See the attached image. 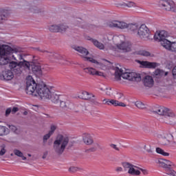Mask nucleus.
Returning <instances> with one entry per match:
<instances>
[{"instance_id":"obj_1","label":"nucleus","mask_w":176,"mask_h":176,"mask_svg":"<svg viewBox=\"0 0 176 176\" xmlns=\"http://www.w3.org/2000/svg\"><path fill=\"white\" fill-rule=\"evenodd\" d=\"M19 52V50L17 48H12L9 45H3L0 49V65H5L8 60L12 58V60H17V58H15L14 53L16 54L18 57V60L21 61L23 60V54H17Z\"/></svg>"},{"instance_id":"obj_2","label":"nucleus","mask_w":176,"mask_h":176,"mask_svg":"<svg viewBox=\"0 0 176 176\" xmlns=\"http://www.w3.org/2000/svg\"><path fill=\"white\" fill-rule=\"evenodd\" d=\"M37 94L41 100H50L53 104H58L60 96L52 91L45 84L37 87Z\"/></svg>"},{"instance_id":"obj_3","label":"nucleus","mask_w":176,"mask_h":176,"mask_svg":"<svg viewBox=\"0 0 176 176\" xmlns=\"http://www.w3.org/2000/svg\"><path fill=\"white\" fill-rule=\"evenodd\" d=\"M69 144V138L67 135L58 134L55 138L53 143V151L58 155V156H61L64 153V151L68 144Z\"/></svg>"},{"instance_id":"obj_4","label":"nucleus","mask_w":176,"mask_h":176,"mask_svg":"<svg viewBox=\"0 0 176 176\" xmlns=\"http://www.w3.org/2000/svg\"><path fill=\"white\" fill-rule=\"evenodd\" d=\"M115 78L117 80H120L121 78L133 82H141V75L135 72H130L129 70L123 72L122 69L116 67L115 72Z\"/></svg>"},{"instance_id":"obj_5","label":"nucleus","mask_w":176,"mask_h":176,"mask_svg":"<svg viewBox=\"0 0 176 176\" xmlns=\"http://www.w3.org/2000/svg\"><path fill=\"white\" fill-rule=\"evenodd\" d=\"M113 40L116 43V47L118 50L122 52H130L131 50V43L126 41L124 35H119L113 37Z\"/></svg>"},{"instance_id":"obj_6","label":"nucleus","mask_w":176,"mask_h":176,"mask_svg":"<svg viewBox=\"0 0 176 176\" xmlns=\"http://www.w3.org/2000/svg\"><path fill=\"white\" fill-rule=\"evenodd\" d=\"M73 49H74L76 52H78V56H80V57L84 58L85 61H89V63H92L93 64H97L98 67H102V63L97 61L91 57H87V54H89V51L87 50V49L79 46H74Z\"/></svg>"},{"instance_id":"obj_7","label":"nucleus","mask_w":176,"mask_h":176,"mask_svg":"<svg viewBox=\"0 0 176 176\" xmlns=\"http://www.w3.org/2000/svg\"><path fill=\"white\" fill-rule=\"evenodd\" d=\"M26 89L25 92L27 94H29L30 96L32 95L34 96L35 91L37 94L38 93V86L41 85V84H36L35 82V80L32 78V76H29L27 77L26 79Z\"/></svg>"},{"instance_id":"obj_8","label":"nucleus","mask_w":176,"mask_h":176,"mask_svg":"<svg viewBox=\"0 0 176 176\" xmlns=\"http://www.w3.org/2000/svg\"><path fill=\"white\" fill-rule=\"evenodd\" d=\"M158 6L163 9V10H166V12L176 13L175 3L173 0H160Z\"/></svg>"},{"instance_id":"obj_9","label":"nucleus","mask_w":176,"mask_h":176,"mask_svg":"<svg viewBox=\"0 0 176 176\" xmlns=\"http://www.w3.org/2000/svg\"><path fill=\"white\" fill-rule=\"evenodd\" d=\"M122 166L124 171H128V174L130 175H140L141 171H140V167L133 165L129 162H123Z\"/></svg>"},{"instance_id":"obj_10","label":"nucleus","mask_w":176,"mask_h":176,"mask_svg":"<svg viewBox=\"0 0 176 176\" xmlns=\"http://www.w3.org/2000/svg\"><path fill=\"white\" fill-rule=\"evenodd\" d=\"M137 34L143 41L151 39V31L146 24H142L139 27Z\"/></svg>"},{"instance_id":"obj_11","label":"nucleus","mask_w":176,"mask_h":176,"mask_svg":"<svg viewBox=\"0 0 176 176\" xmlns=\"http://www.w3.org/2000/svg\"><path fill=\"white\" fill-rule=\"evenodd\" d=\"M60 107L65 111L75 109V104L71 102L69 98L65 96H63L61 100H60Z\"/></svg>"},{"instance_id":"obj_12","label":"nucleus","mask_w":176,"mask_h":176,"mask_svg":"<svg viewBox=\"0 0 176 176\" xmlns=\"http://www.w3.org/2000/svg\"><path fill=\"white\" fill-rule=\"evenodd\" d=\"M107 26L110 28H117L118 30H126L127 28V23L123 21L113 20L107 23Z\"/></svg>"},{"instance_id":"obj_13","label":"nucleus","mask_w":176,"mask_h":176,"mask_svg":"<svg viewBox=\"0 0 176 176\" xmlns=\"http://www.w3.org/2000/svg\"><path fill=\"white\" fill-rule=\"evenodd\" d=\"M167 36H168V33L166 30H160L155 34L154 39L155 41L160 42L161 45L163 46V42H164V41H168V39L166 38Z\"/></svg>"},{"instance_id":"obj_14","label":"nucleus","mask_w":176,"mask_h":176,"mask_svg":"<svg viewBox=\"0 0 176 176\" xmlns=\"http://www.w3.org/2000/svg\"><path fill=\"white\" fill-rule=\"evenodd\" d=\"M157 163L163 168H168V170L175 168V164L166 159H159Z\"/></svg>"},{"instance_id":"obj_15","label":"nucleus","mask_w":176,"mask_h":176,"mask_svg":"<svg viewBox=\"0 0 176 176\" xmlns=\"http://www.w3.org/2000/svg\"><path fill=\"white\" fill-rule=\"evenodd\" d=\"M162 46L166 50L169 52H173V53H176V41H170L168 40H165L162 41Z\"/></svg>"},{"instance_id":"obj_16","label":"nucleus","mask_w":176,"mask_h":176,"mask_svg":"<svg viewBox=\"0 0 176 176\" xmlns=\"http://www.w3.org/2000/svg\"><path fill=\"white\" fill-rule=\"evenodd\" d=\"M68 30V27L64 25H52L49 28L50 32H65Z\"/></svg>"},{"instance_id":"obj_17","label":"nucleus","mask_w":176,"mask_h":176,"mask_svg":"<svg viewBox=\"0 0 176 176\" xmlns=\"http://www.w3.org/2000/svg\"><path fill=\"white\" fill-rule=\"evenodd\" d=\"M103 102L107 105H113V107H125L126 104L124 102H119V100H113V99H104Z\"/></svg>"},{"instance_id":"obj_18","label":"nucleus","mask_w":176,"mask_h":176,"mask_svg":"<svg viewBox=\"0 0 176 176\" xmlns=\"http://www.w3.org/2000/svg\"><path fill=\"white\" fill-rule=\"evenodd\" d=\"M9 67L10 69H12L14 72V74H16V75H21V70H20V65L19 62H14L12 61L9 63Z\"/></svg>"},{"instance_id":"obj_19","label":"nucleus","mask_w":176,"mask_h":176,"mask_svg":"<svg viewBox=\"0 0 176 176\" xmlns=\"http://www.w3.org/2000/svg\"><path fill=\"white\" fill-rule=\"evenodd\" d=\"M138 63L142 65V68L155 69L157 67V63L146 60H138Z\"/></svg>"},{"instance_id":"obj_20","label":"nucleus","mask_w":176,"mask_h":176,"mask_svg":"<svg viewBox=\"0 0 176 176\" xmlns=\"http://www.w3.org/2000/svg\"><path fill=\"white\" fill-rule=\"evenodd\" d=\"M13 72L12 70H7L2 72L0 74L1 80H12V78H14Z\"/></svg>"},{"instance_id":"obj_21","label":"nucleus","mask_w":176,"mask_h":176,"mask_svg":"<svg viewBox=\"0 0 176 176\" xmlns=\"http://www.w3.org/2000/svg\"><path fill=\"white\" fill-rule=\"evenodd\" d=\"M31 67L32 72L38 78L42 76V68L41 67V65L32 63Z\"/></svg>"},{"instance_id":"obj_22","label":"nucleus","mask_w":176,"mask_h":176,"mask_svg":"<svg viewBox=\"0 0 176 176\" xmlns=\"http://www.w3.org/2000/svg\"><path fill=\"white\" fill-rule=\"evenodd\" d=\"M79 98L82 100H91L92 98H96V96L93 94H90L86 91H81L78 93Z\"/></svg>"},{"instance_id":"obj_23","label":"nucleus","mask_w":176,"mask_h":176,"mask_svg":"<svg viewBox=\"0 0 176 176\" xmlns=\"http://www.w3.org/2000/svg\"><path fill=\"white\" fill-rule=\"evenodd\" d=\"M31 65H32V63H30L25 60H23V61L19 62V67H20V71L21 74L23 72V71H30V68H31Z\"/></svg>"},{"instance_id":"obj_24","label":"nucleus","mask_w":176,"mask_h":176,"mask_svg":"<svg viewBox=\"0 0 176 176\" xmlns=\"http://www.w3.org/2000/svg\"><path fill=\"white\" fill-rule=\"evenodd\" d=\"M155 115H158V116H164V118H173L175 114L173 111H153Z\"/></svg>"},{"instance_id":"obj_25","label":"nucleus","mask_w":176,"mask_h":176,"mask_svg":"<svg viewBox=\"0 0 176 176\" xmlns=\"http://www.w3.org/2000/svg\"><path fill=\"white\" fill-rule=\"evenodd\" d=\"M82 141L85 145H93L94 140L90 133L82 134Z\"/></svg>"},{"instance_id":"obj_26","label":"nucleus","mask_w":176,"mask_h":176,"mask_svg":"<svg viewBox=\"0 0 176 176\" xmlns=\"http://www.w3.org/2000/svg\"><path fill=\"white\" fill-rule=\"evenodd\" d=\"M84 72H85V74H88L89 75H91L92 76H101V75H102V73L96 70V69L93 67L84 68Z\"/></svg>"},{"instance_id":"obj_27","label":"nucleus","mask_w":176,"mask_h":176,"mask_svg":"<svg viewBox=\"0 0 176 176\" xmlns=\"http://www.w3.org/2000/svg\"><path fill=\"white\" fill-rule=\"evenodd\" d=\"M154 82L155 81H153V78L151 76H146L143 79V83L146 87H152Z\"/></svg>"},{"instance_id":"obj_28","label":"nucleus","mask_w":176,"mask_h":176,"mask_svg":"<svg viewBox=\"0 0 176 176\" xmlns=\"http://www.w3.org/2000/svg\"><path fill=\"white\" fill-rule=\"evenodd\" d=\"M127 28L132 34H138L140 26L137 23H127Z\"/></svg>"},{"instance_id":"obj_29","label":"nucleus","mask_w":176,"mask_h":176,"mask_svg":"<svg viewBox=\"0 0 176 176\" xmlns=\"http://www.w3.org/2000/svg\"><path fill=\"white\" fill-rule=\"evenodd\" d=\"M88 41H91V42L94 43V46L98 47V49H100V50H102L104 48V44L98 42V41L91 38L90 37H88L87 38Z\"/></svg>"},{"instance_id":"obj_30","label":"nucleus","mask_w":176,"mask_h":176,"mask_svg":"<svg viewBox=\"0 0 176 176\" xmlns=\"http://www.w3.org/2000/svg\"><path fill=\"white\" fill-rule=\"evenodd\" d=\"M9 16V13H8V10H0V24L3 23L8 16Z\"/></svg>"},{"instance_id":"obj_31","label":"nucleus","mask_w":176,"mask_h":176,"mask_svg":"<svg viewBox=\"0 0 176 176\" xmlns=\"http://www.w3.org/2000/svg\"><path fill=\"white\" fill-rule=\"evenodd\" d=\"M135 54L138 56H143L144 57H153V54L146 50H139L135 52Z\"/></svg>"},{"instance_id":"obj_32","label":"nucleus","mask_w":176,"mask_h":176,"mask_svg":"<svg viewBox=\"0 0 176 176\" xmlns=\"http://www.w3.org/2000/svg\"><path fill=\"white\" fill-rule=\"evenodd\" d=\"M8 128L14 134H20V128L13 125V124H8Z\"/></svg>"},{"instance_id":"obj_33","label":"nucleus","mask_w":176,"mask_h":176,"mask_svg":"<svg viewBox=\"0 0 176 176\" xmlns=\"http://www.w3.org/2000/svg\"><path fill=\"white\" fill-rule=\"evenodd\" d=\"M14 154L16 156H18V157H21L22 160H27V157H24V154H23V152L20 151L18 149L14 150Z\"/></svg>"},{"instance_id":"obj_34","label":"nucleus","mask_w":176,"mask_h":176,"mask_svg":"<svg viewBox=\"0 0 176 176\" xmlns=\"http://www.w3.org/2000/svg\"><path fill=\"white\" fill-rule=\"evenodd\" d=\"M80 21L76 19L75 20V24L76 25H78V27H81V28H93V25H86V26H82L81 23H82V20L80 19Z\"/></svg>"},{"instance_id":"obj_35","label":"nucleus","mask_w":176,"mask_h":176,"mask_svg":"<svg viewBox=\"0 0 176 176\" xmlns=\"http://www.w3.org/2000/svg\"><path fill=\"white\" fill-rule=\"evenodd\" d=\"M157 153H159L160 155H162V156H170V153L165 152L163 149L157 147L156 148Z\"/></svg>"},{"instance_id":"obj_36","label":"nucleus","mask_w":176,"mask_h":176,"mask_svg":"<svg viewBox=\"0 0 176 176\" xmlns=\"http://www.w3.org/2000/svg\"><path fill=\"white\" fill-rule=\"evenodd\" d=\"M135 105L138 108V109H145V108H146V105L140 101H137Z\"/></svg>"},{"instance_id":"obj_37","label":"nucleus","mask_w":176,"mask_h":176,"mask_svg":"<svg viewBox=\"0 0 176 176\" xmlns=\"http://www.w3.org/2000/svg\"><path fill=\"white\" fill-rule=\"evenodd\" d=\"M164 74V72L162 70L157 69L154 72L155 76H157V78H160V76H163Z\"/></svg>"},{"instance_id":"obj_38","label":"nucleus","mask_w":176,"mask_h":176,"mask_svg":"<svg viewBox=\"0 0 176 176\" xmlns=\"http://www.w3.org/2000/svg\"><path fill=\"white\" fill-rule=\"evenodd\" d=\"M120 6H127V8H135V3L133 1H127L125 3H121L120 4Z\"/></svg>"},{"instance_id":"obj_39","label":"nucleus","mask_w":176,"mask_h":176,"mask_svg":"<svg viewBox=\"0 0 176 176\" xmlns=\"http://www.w3.org/2000/svg\"><path fill=\"white\" fill-rule=\"evenodd\" d=\"M166 174L168 176H176V172H175V170H174L173 169H169V170H166Z\"/></svg>"},{"instance_id":"obj_40","label":"nucleus","mask_w":176,"mask_h":176,"mask_svg":"<svg viewBox=\"0 0 176 176\" xmlns=\"http://www.w3.org/2000/svg\"><path fill=\"white\" fill-rule=\"evenodd\" d=\"M1 151H0V156H3L5 153H6V146L5 144H3L1 146Z\"/></svg>"},{"instance_id":"obj_41","label":"nucleus","mask_w":176,"mask_h":176,"mask_svg":"<svg viewBox=\"0 0 176 176\" xmlns=\"http://www.w3.org/2000/svg\"><path fill=\"white\" fill-rule=\"evenodd\" d=\"M115 98L116 100H122V98H124V95H123V94L121 92H117L115 96Z\"/></svg>"},{"instance_id":"obj_42","label":"nucleus","mask_w":176,"mask_h":176,"mask_svg":"<svg viewBox=\"0 0 176 176\" xmlns=\"http://www.w3.org/2000/svg\"><path fill=\"white\" fill-rule=\"evenodd\" d=\"M50 137H52V135L49 132L48 133L45 134L43 138V143L46 144V142H47V140H49V138H50Z\"/></svg>"},{"instance_id":"obj_43","label":"nucleus","mask_w":176,"mask_h":176,"mask_svg":"<svg viewBox=\"0 0 176 176\" xmlns=\"http://www.w3.org/2000/svg\"><path fill=\"white\" fill-rule=\"evenodd\" d=\"M6 134V127L0 126V136Z\"/></svg>"},{"instance_id":"obj_44","label":"nucleus","mask_w":176,"mask_h":176,"mask_svg":"<svg viewBox=\"0 0 176 176\" xmlns=\"http://www.w3.org/2000/svg\"><path fill=\"white\" fill-rule=\"evenodd\" d=\"M162 145H170V140L163 138L161 140Z\"/></svg>"},{"instance_id":"obj_45","label":"nucleus","mask_w":176,"mask_h":176,"mask_svg":"<svg viewBox=\"0 0 176 176\" xmlns=\"http://www.w3.org/2000/svg\"><path fill=\"white\" fill-rule=\"evenodd\" d=\"M78 170H79V168H78L76 166H71L69 168V173H76V171H78Z\"/></svg>"},{"instance_id":"obj_46","label":"nucleus","mask_w":176,"mask_h":176,"mask_svg":"<svg viewBox=\"0 0 176 176\" xmlns=\"http://www.w3.org/2000/svg\"><path fill=\"white\" fill-rule=\"evenodd\" d=\"M144 149L148 153H153V151H152V148H151V146L149 145L144 146Z\"/></svg>"},{"instance_id":"obj_47","label":"nucleus","mask_w":176,"mask_h":176,"mask_svg":"<svg viewBox=\"0 0 176 176\" xmlns=\"http://www.w3.org/2000/svg\"><path fill=\"white\" fill-rule=\"evenodd\" d=\"M56 129H57L56 126L52 125L50 127V130L48 133H50L51 135H53L54 131H56Z\"/></svg>"},{"instance_id":"obj_48","label":"nucleus","mask_w":176,"mask_h":176,"mask_svg":"<svg viewBox=\"0 0 176 176\" xmlns=\"http://www.w3.org/2000/svg\"><path fill=\"white\" fill-rule=\"evenodd\" d=\"M31 12L33 13H41V10L38 9L37 7H34L31 9Z\"/></svg>"},{"instance_id":"obj_49","label":"nucleus","mask_w":176,"mask_h":176,"mask_svg":"<svg viewBox=\"0 0 176 176\" xmlns=\"http://www.w3.org/2000/svg\"><path fill=\"white\" fill-rule=\"evenodd\" d=\"M6 111H19V108L16 107H12V108L10 107V108L6 109Z\"/></svg>"},{"instance_id":"obj_50","label":"nucleus","mask_w":176,"mask_h":176,"mask_svg":"<svg viewBox=\"0 0 176 176\" xmlns=\"http://www.w3.org/2000/svg\"><path fill=\"white\" fill-rule=\"evenodd\" d=\"M110 146H111V148H113V149H115L116 151H120V149L118 148V147L116 144H111L110 145Z\"/></svg>"},{"instance_id":"obj_51","label":"nucleus","mask_w":176,"mask_h":176,"mask_svg":"<svg viewBox=\"0 0 176 176\" xmlns=\"http://www.w3.org/2000/svg\"><path fill=\"white\" fill-rule=\"evenodd\" d=\"M47 155H49V151H46L43 153L42 159H46L47 157Z\"/></svg>"},{"instance_id":"obj_52","label":"nucleus","mask_w":176,"mask_h":176,"mask_svg":"<svg viewBox=\"0 0 176 176\" xmlns=\"http://www.w3.org/2000/svg\"><path fill=\"white\" fill-rule=\"evenodd\" d=\"M139 171L142 172L144 175H146V174H148V170L142 168H139Z\"/></svg>"},{"instance_id":"obj_53","label":"nucleus","mask_w":176,"mask_h":176,"mask_svg":"<svg viewBox=\"0 0 176 176\" xmlns=\"http://www.w3.org/2000/svg\"><path fill=\"white\" fill-rule=\"evenodd\" d=\"M30 109H33V111H38V109H39V107L36 105H32Z\"/></svg>"},{"instance_id":"obj_54","label":"nucleus","mask_w":176,"mask_h":176,"mask_svg":"<svg viewBox=\"0 0 176 176\" xmlns=\"http://www.w3.org/2000/svg\"><path fill=\"white\" fill-rule=\"evenodd\" d=\"M157 111H170V109H168L164 107H159Z\"/></svg>"},{"instance_id":"obj_55","label":"nucleus","mask_w":176,"mask_h":176,"mask_svg":"<svg viewBox=\"0 0 176 176\" xmlns=\"http://www.w3.org/2000/svg\"><path fill=\"white\" fill-rule=\"evenodd\" d=\"M89 152H96L97 151V147H91L89 149H88Z\"/></svg>"},{"instance_id":"obj_56","label":"nucleus","mask_w":176,"mask_h":176,"mask_svg":"<svg viewBox=\"0 0 176 176\" xmlns=\"http://www.w3.org/2000/svg\"><path fill=\"white\" fill-rule=\"evenodd\" d=\"M116 171L117 173H122V171H123V168L122 167H117L116 168Z\"/></svg>"},{"instance_id":"obj_57","label":"nucleus","mask_w":176,"mask_h":176,"mask_svg":"<svg viewBox=\"0 0 176 176\" xmlns=\"http://www.w3.org/2000/svg\"><path fill=\"white\" fill-rule=\"evenodd\" d=\"M122 3H124V1H119L118 3H117L116 5V6H118V8H119L120 6H124V5L120 6V4H122Z\"/></svg>"},{"instance_id":"obj_58","label":"nucleus","mask_w":176,"mask_h":176,"mask_svg":"<svg viewBox=\"0 0 176 176\" xmlns=\"http://www.w3.org/2000/svg\"><path fill=\"white\" fill-rule=\"evenodd\" d=\"M95 146H96V148H98L99 149H102V148L101 147V144H100V143L98 142L95 143Z\"/></svg>"},{"instance_id":"obj_59","label":"nucleus","mask_w":176,"mask_h":176,"mask_svg":"<svg viewBox=\"0 0 176 176\" xmlns=\"http://www.w3.org/2000/svg\"><path fill=\"white\" fill-rule=\"evenodd\" d=\"M106 94L107 96L111 95V89H106Z\"/></svg>"},{"instance_id":"obj_60","label":"nucleus","mask_w":176,"mask_h":176,"mask_svg":"<svg viewBox=\"0 0 176 176\" xmlns=\"http://www.w3.org/2000/svg\"><path fill=\"white\" fill-rule=\"evenodd\" d=\"M8 115H10V111H6V116H8Z\"/></svg>"},{"instance_id":"obj_61","label":"nucleus","mask_w":176,"mask_h":176,"mask_svg":"<svg viewBox=\"0 0 176 176\" xmlns=\"http://www.w3.org/2000/svg\"><path fill=\"white\" fill-rule=\"evenodd\" d=\"M77 107H78V108L76 109H80V108H82V105L81 104H79Z\"/></svg>"},{"instance_id":"obj_62","label":"nucleus","mask_w":176,"mask_h":176,"mask_svg":"<svg viewBox=\"0 0 176 176\" xmlns=\"http://www.w3.org/2000/svg\"><path fill=\"white\" fill-rule=\"evenodd\" d=\"M23 115H25V116L28 115V111H24V112H23Z\"/></svg>"},{"instance_id":"obj_63","label":"nucleus","mask_w":176,"mask_h":176,"mask_svg":"<svg viewBox=\"0 0 176 176\" xmlns=\"http://www.w3.org/2000/svg\"><path fill=\"white\" fill-rule=\"evenodd\" d=\"M163 75H164V76H167V75H168V72H165V73L164 72V74H163Z\"/></svg>"},{"instance_id":"obj_64","label":"nucleus","mask_w":176,"mask_h":176,"mask_svg":"<svg viewBox=\"0 0 176 176\" xmlns=\"http://www.w3.org/2000/svg\"><path fill=\"white\" fill-rule=\"evenodd\" d=\"M174 144H176V138L173 140Z\"/></svg>"}]
</instances>
